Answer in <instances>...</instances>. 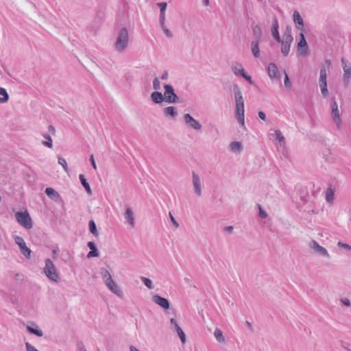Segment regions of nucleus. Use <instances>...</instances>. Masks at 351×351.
<instances>
[{
	"mask_svg": "<svg viewBox=\"0 0 351 351\" xmlns=\"http://www.w3.org/2000/svg\"><path fill=\"white\" fill-rule=\"evenodd\" d=\"M90 163H91V165H92L93 168L96 170L97 169V165H96V163L95 162V159H94L93 155H91L90 156Z\"/></svg>",
	"mask_w": 351,
	"mask_h": 351,
	"instance_id": "nucleus-56",
	"label": "nucleus"
},
{
	"mask_svg": "<svg viewBox=\"0 0 351 351\" xmlns=\"http://www.w3.org/2000/svg\"><path fill=\"white\" fill-rule=\"evenodd\" d=\"M100 274L104 281V283L110 281V279H112L110 272L105 268H101Z\"/></svg>",
	"mask_w": 351,
	"mask_h": 351,
	"instance_id": "nucleus-31",
	"label": "nucleus"
},
{
	"mask_svg": "<svg viewBox=\"0 0 351 351\" xmlns=\"http://www.w3.org/2000/svg\"><path fill=\"white\" fill-rule=\"evenodd\" d=\"M164 89V98L166 102L169 104H176L179 102V98L171 84H165Z\"/></svg>",
	"mask_w": 351,
	"mask_h": 351,
	"instance_id": "nucleus-5",
	"label": "nucleus"
},
{
	"mask_svg": "<svg viewBox=\"0 0 351 351\" xmlns=\"http://www.w3.org/2000/svg\"><path fill=\"white\" fill-rule=\"evenodd\" d=\"M231 69L234 75L237 76H241L242 73L245 72L241 64L239 62L232 63Z\"/></svg>",
	"mask_w": 351,
	"mask_h": 351,
	"instance_id": "nucleus-21",
	"label": "nucleus"
},
{
	"mask_svg": "<svg viewBox=\"0 0 351 351\" xmlns=\"http://www.w3.org/2000/svg\"><path fill=\"white\" fill-rule=\"evenodd\" d=\"M203 3L204 5L208 6L209 4V0H203Z\"/></svg>",
	"mask_w": 351,
	"mask_h": 351,
	"instance_id": "nucleus-63",
	"label": "nucleus"
},
{
	"mask_svg": "<svg viewBox=\"0 0 351 351\" xmlns=\"http://www.w3.org/2000/svg\"><path fill=\"white\" fill-rule=\"evenodd\" d=\"M168 77H169V73H168V72H167V71H164V72L162 73V74L161 75L160 78H161V80H167V79H168Z\"/></svg>",
	"mask_w": 351,
	"mask_h": 351,
	"instance_id": "nucleus-57",
	"label": "nucleus"
},
{
	"mask_svg": "<svg viewBox=\"0 0 351 351\" xmlns=\"http://www.w3.org/2000/svg\"><path fill=\"white\" fill-rule=\"evenodd\" d=\"M192 184L195 195L200 197L202 193V182L199 176L195 171H192Z\"/></svg>",
	"mask_w": 351,
	"mask_h": 351,
	"instance_id": "nucleus-7",
	"label": "nucleus"
},
{
	"mask_svg": "<svg viewBox=\"0 0 351 351\" xmlns=\"http://www.w3.org/2000/svg\"><path fill=\"white\" fill-rule=\"evenodd\" d=\"M293 19L295 27L300 30L301 32H304V21L298 11H293Z\"/></svg>",
	"mask_w": 351,
	"mask_h": 351,
	"instance_id": "nucleus-14",
	"label": "nucleus"
},
{
	"mask_svg": "<svg viewBox=\"0 0 351 351\" xmlns=\"http://www.w3.org/2000/svg\"><path fill=\"white\" fill-rule=\"evenodd\" d=\"M298 51L300 56H306L308 53V46L304 32L300 33V41L298 43Z\"/></svg>",
	"mask_w": 351,
	"mask_h": 351,
	"instance_id": "nucleus-10",
	"label": "nucleus"
},
{
	"mask_svg": "<svg viewBox=\"0 0 351 351\" xmlns=\"http://www.w3.org/2000/svg\"><path fill=\"white\" fill-rule=\"evenodd\" d=\"M0 95L3 96V97H0V104H3L8 101L9 95L4 88L0 87Z\"/></svg>",
	"mask_w": 351,
	"mask_h": 351,
	"instance_id": "nucleus-36",
	"label": "nucleus"
},
{
	"mask_svg": "<svg viewBox=\"0 0 351 351\" xmlns=\"http://www.w3.org/2000/svg\"><path fill=\"white\" fill-rule=\"evenodd\" d=\"M319 85L322 96L324 97H328L329 95V92L327 88V82H319Z\"/></svg>",
	"mask_w": 351,
	"mask_h": 351,
	"instance_id": "nucleus-30",
	"label": "nucleus"
},
{
	"mask_svg": "<svg viewBox=\"0 0 351 351\" xmlns=\"http://www.w3.org/2000/svg\"><path fill=\"white\" fill-rule=\"evenodd\" d=\"M160 27L162 28L164 34L166 35L167 37L168 38H171L173 36V34L171 33V32L166 27L165 25H163V26H160Z\"/></svg>",
	"mask_w": 351,
	"mask_h": 351,
	"instance_id": "nucleus-45",
	"label": "nucleus"
},
{
	"mask_svg": "<svg viewBox=\"0 0 351 351\" xmlns=\"http://www.w3.org/2000/svg\"><path fill=\"white\" fill-rule=\"evenodd\" d=\"M45 263V265L43 268V272L46 277L51 281L56 282H59L60 280V278L52 261L49 258H47Z\"/></svg>",
	"mask_w": 351,
	"mask_h": 351,
	"instance_id": "nucleus-3",
	"label": "nucleus"
},
{
	"mask_svg": "<svg viewBox=\"0 0 351 351\" xmlns=\"http://www.w3.org/2000/svg\"><path fill=\"white\" fill-rule=\"evenodd\" d=\"M325 64L329 67L330 66V61L329 60H326Z\"/></svg>",
	"mask_w": 351,
	"mask_h": 351,
	"instance_id": "nucleus-64",
	"label": "nucleus"
},
{
	"mask_svg": "<svg viewBox=\"0 0 351 351\" xmlns=\"http://www.w3.org/2000/svg\"><path fill=\"white\" fill-rule=\"evenodd\" d=\"M79 178L82 185L84 186L86 192L90 195L92 193L90 186L88 182H87L86 179L84 178V175L80 174Z\"/></svg>",
	"mask_w": 351,
	"mask_h": 351,
	"instance_id": "nucleus-29",
	"label": "nucleus"
},
{
	"mask_svg": "<svg viewBox=\"0 0 351 351\" xmlns=\"http://www.w3.org/2000/svg\"><path fill=\"white\" fill-rule=\"evenodd\" d=\"M310 246L319 255L324 257H329V254L327 250L325 247L321 246L316 241L313 240Z\"/></svg>",
	"mask_w": 351,
	"mask_h": 351,
	"instance_id": "nucleus-13",
	"label": "nucleus"
},
{
	"mask_svg": "<svg viewBox=\"0 0 351 351\" xmlns=\"http://www.w3.org/2000/svg\"><path fill=\"white\" fill-rule=\"evenodd\" d=\"M259 209V216L262 219H265L267 217V213L262 208L261 206L258 204Z\"/></svg>",
	"mask_w": 351,
	"mask_h": 351,
	"instance_id": "nucleus-47",
	"label": "nucleus"
},
{
	"mask_svg": "<svg viewBox=\"0 0 351 351\" xmlns=\"http://www.w3.org/2000/svg\"><path fill=\"white\" fill-rule=\"evenodd\" d=\"M57 253H58V251L56 249L52 250V256H53V258H56Z\"/></svg>",
	"mask_w": 351,
	"mask_h": 351,
	"instance_id": "nucleus-61",
	"label": "nucleus"
},
{
	"mask_svg": "<svg viewBox=\"0 0 351 351\" xmlns=\"http://www.w3.org/2000/svg\"><path fill=\"white\" fill-rule=\"evenodd\" d=\"M43 136L46 139V141H43L42 144L45 147H47L49 148L52 147L53 141H52L51 136L47 133H45L43 134Z\"/></svg>",
	"mask_w": 351,
	"mask_h": 351,
	"instance_id": "nucleus-32",
	"label": "nucleus"
},
{
	"mask_svg": "<svg viewBox=\"0 0 351 351\" xmlns=\"http://www.w3.org/2000/svg\"><path fill=\"white\" fill-rule=\"evenodd\" d=\"M283 73L285 74V80H284L285 86V87L289 88L291 86V81H290L289 77L285 70H283Z\"/></svg>",
	"mask_w": 351,
	"mask_h": 351,
	"instance_id": "nucleus-42",
	"label": "nucleus"
},
{
	"mask_svg": "<svg viewBox=\"0 0 351 351\" xmlns=\"http://www.w3.org/2000/svg\"><path fill=\"white\" fill-rule=\"evenodd\" d=\"M170 322L174 326V328H176V325H178V322H176V320L174 318H171L170 319Z\"/></svg>",
	"mask_w": 351,
	"mask_h": 351,
	"instance_id": "nucleus-59",
	"label": "nucleus"
},
{
	"mask_svg": "<svg viewBox=\"0 0 351 351\" xmlns=\"http://www.w3.org/2000/svg\"><path fill=\"white\" fill-rule=\"evenodd\" d=\"M243 78H245L250 84H253L254 82L250 75L246 73L245 72L244 73H242L241 75Z\"/></svg>",
	"mask_w": 351,
	"mask_h": 351,
	"instance_id": "nucleus-50",
	"label": "nucleus"
},
{
	"mask_svg": "<svg viewBox=\"0 0 351 351\" xmlns=\"http://www.w3.org/2000/svg\"><path fill=\"white\" fill-rule=\"evenodd\" d=\"M129 34L126 27H122L118 32L114 48L119 52H123L128 46Z\"/></svg>",
	"mask_w": 351,
	"mask_h": 351,
	"instance_id": "nucleus-2",
	"label": "nucleus"
},
{
	"mask_svg": "<svg viewBox=\"0 0 351 351\" xmlns=\"http://www.w3.org/2000/svg\"><path fill=\"white\" fill-rule=\"evenodd\" d=\"M87 246L90 250V251L87 254L88 258L99 256L98 250H97L96 245L94 242L89 241L87 244Z\"/></svg>",
	"mask_w": 351,
	"mask_h": 351,
	"instance_id": "nucleus-20",
	"label": "nucleus"
},
{
	"mask_svg": "<svg viewBox=\"0 0 351 351\" xmlns=\"http://www.w3.org/2000/svg\"><path fill=\"white\" fill-rule=\"evenodd\" d=\"M341 346H342L343 348H344L347 351H351V343H348V342L342 341L341 342Z\"/></svg>",
	"mask_w": 351,
	"mask_h": 351,
	"instance_id": "nucleus-51",
	"label": "nucleus"
},
{
	"mask_svg": "<svg viewBox=\"0 0 351 351\" xmlns=\"http://www.w3.org/2000/svg\"><path fill=\"white\" fill-rule=\"evenodd\" d=\"M259 41L260 40H254L251 42V50L255 58L260 56Z\"/></svg>",
	"mask_w": 351,
	"mask_h": 351,
	"instance_id": "nucleus-26",
	"label": "nucleus"
},
{
	"mask_svg": "<svg viewBox=\"0 0 351 351\" xmlns=\"http://www.w3.org/2000/svg\"><path fill=\"white\" fill-rule=\"evenodd\" d=\"M258 117L262 119V120H265L266 119V115L265 114L262 112V111H259L258 113Z\"/></svg>",
	"mask_w": 351,
	"mask_h": 351,
	"instance_id": "nucleus-58",
	"label": "nucleus"
},
{
	"mask_svg": "<svg viewBox=\"0 0 351 351\" xmlns=\"http://www.w3.org/2000/svg\"><path fill=\"white\" fill-rule=\"evenodd\" d=\"M164 114L167 117L175 119L178 116V112L176 107L171 106L164 109Z\"/></svg>",
	"mask_w": 351,
	"mask_h": 351,
	"instance_id": "nucleus-22",
	"label": "nucleus"
},
{
	"mask_svg": "<svg viewBox=\"0 0 351 351\" xmlns=\"http://www.w3.org/2000/svg\"><path fill=\"white\" fill-rule=\"evenodd\" d=\"M141 280L148 289H153L152 281L149 278L141 276Z\"/></svg>",
	"mask_w": 351,
	"mask_h": 351,
	"instance_id": "nucleus-39",
	"label": "nucleus"
},
{
	"mask_svg": "<svg viewBox=\"0 0 351 351\" xmlns=\"http://www.w3.org/2000/svg\"><path fill=\"white\" fill-rule=\"evenodd\" d=\"M341 302L346 306H350L351 304L350 300L346 298H341Z\"/></svg>",
	"mask_w": 351,
	"mask_h": 351,
	"instance_id": "nucleus-55",
	"label": "nucleus"
},
{
	"mask_svg": "<svg viewBox=\"0 0 351 351\" xmlns=\"http://www.w3.org/2000/svg\"><path fill=\"white\" fill-rule=\"evenodd\" d=\"M214 336L219 343L225 342V338L223 337V332L219 328H215L214 331Z\"/></svg>",
	"mask_w": 351,
	"mask_h": 351,
	"instance_id": "nucleus-33",
	"label": "nucleus"
},
{
	"mask_svg": "<svg viewBox=\"0 0 351 351\" xmlns=\"http://www.w3.org/2000/svg\"><path fill=\"white\" fill-rule=\"evenodd\" d=\"M14 239L15 243L19 245L21 254L26 258H29L30 257L32 250L26 245L23 238L22 237L16 235L14 237Z\"/></svg>",
	"mask_w": 351,
	"mask_h": 351,
	"instance_id": "nucleus-8",
	"label": "nucleus"
},
{
	"mask_svg": "<svg viewBox=\"0 0 351 351\" xmlns=\"http://www.w3.org/2000/svg\"><path fill=\"white\" fill-rule=\"evenodd\" d=\"M159 23L160 26L165 25V12H160Z\"/></svg>",
	"mask_w": 351,
	"mask_h": 351,
	"instance_id": "nucleus-48",
	"label": "nucleus"
},
{
	"mask_svg": "<svg viewBox=\"0 0 351 351\" xmlns=\"http://www.w3.org/2000/svg\"><path fill=\"white\" fill-rule=\"evenodd\" d=\"M175 330L177 332L179 337L180 338V340L182 343L186 342V336L182 328L179 326V325H176V328H174Z\"/></svg>",
	"mask_w": 351,
	"mask_h": 351,
	"instance_id": "nucleus-37",
	"label": "nucleus"
},
{
	"mask_svg": "<svg viewBox=\"0 0 351 351\" xmlns=\"http://www.w3.org/2000/svg\"><path fill=\"white\" fill-rule=\"evenodd\" d=\"M319 82H327V73L324 65L320 67Z\"/></svg>",
	"mask_w": 351,
	"mask_h": 351,
	"instance_id": "nucleus-34",
	"label": "nucleus"
},
{
	"mask_svg": "<svg viewBox=\"0 0 351 351\" xmlns=\"http://www.w3.org/2000/svg\"><path fill=\"white\" fill-rule=\"evenodd\" d=\"M280 42L282 43L281 52L284 56H287L289 53L291 45L293 40H289V38L288 39L287 38L286 40L282 39Z\"/></svg>",
	"mask_w": 351,
	"mask_h": 351,
	"instance_id": "nucleus-19",
	"label": "nucleus"
},
{
	"mask_svg": "<svg viewBox=\"0 0 351 351\" xmlns=\"http://www.w3.org/2000/svg\"><path fill=\"white\" fill-rule=\"evenodd\" d=\"M25 347L27 351H38L34 346L31 345L29 343H25Z\"/></svg>",
	"mask_w": 351,
	"mask_h": 351,
	"instance_id": "nucleus-52",
	"label": "nucleus"
},
{
	"mask_svg": "<svg viewBox=\"0 0 351 351\" xmlns=\"http://www.w3.org/2000/svg\"><path fill=\"white\" fill-rule=\"evenodd\" d=\"M233 92L235 100V116L237 121L243 126L245 123L244 99L237 84L233 86Z\"/></svg>",
	"mask_w": 351,
	"mask_h": 351,
	"instance_id": "nucleus-1",
	"label": "nucleus"
},
{
	"mask_svg": "<svg viewBox=\"0 0 351 351\" xmlns=\"http://www.w3.org/2000/svg\"><path fill=\"white\" fill-rule=\"evenodd\" d=\"M242 148V145L239 141H233L230 144V149L234 153L241 152Z\"/></svg>",
	"mask_w": 351,
	"mask_h": 351,
	"instance_id": "nucleus-28",
	"label": "nucleus"
},
{
	"mask_svg": "<svg viewBox=\"0 0 351 351\" xmlns=\"http://www.w3.org/2000/svg\"><path fill=\"white\" fill-rule=\"evenodd\" d=\"M130 351H140L138 349H137L136 347H134V346H131L130 347Z\"/></svg>",
	"mask_w": 351,
	"mask_h": 351,
	"instance_id": "nucleus-62",
	"label": "nucleus"
},
{
	"mask_svg": "<svg viewBox=\"0 0 351 351\" xmlns=\"http://www.w3.org/2000/svg\"><path fill=\"white\" fill-rule=\"evenodd\" d=\"M252 29L256 40H261L263 36V32L261 26L258 24H252Z\"/></svg>",
	"mask_w": 351,
	"mask_h": 351,
	"instance_id": "nucleus-25",
	"label": "nucleus"
},
{
	"mask_svg": "<svg viewBox=\"0 0 351 351\" xmlns=\"http://www.w3.org/2000/svg\"><path fill=\"white\" fill-rule=\"evenodd\" d=\"M341 62L343 70V82L345 86H348L351 78V64L343 58H341Z\"/></svg>",
	"mask_w": 351,
	"mask_h": 351,
	"instance_id": "nucleus-6",
	"label": "nucleus"
},
{
	"mask_svg": "<svg viewBox=\"0 0 351 351\" xmlns=\"http://www.w3.org/2000/svg\"><path fill=\"white\" fill-rule=\"evenodd\" d=\"M106 287L108 288V289L112 291L113 293L117 295V296H121L122 295V291L119 287V286L117 285V283L113 280V279H110V281L106 282L105 283Z\"/></svg>",
	"mask_w": 351,
	"mask_h": 351,
	"instance_id": "nucleus-16",
	"label": "nucleus"
},
{
	"mask_svg": "<svg viewBox=\"0 0 351 351\" xmlns=\"http://www.w3.org/2000/svg\"><path fill=\"white\" fill-rule=\"evenodd\" d=\"M330 105L332 109L331 114L333 121L335 123L337 128L339 129L341 128V118L338 109V105L335 98L332 99Z\"/></svg>",
	"mask_w": 351,
	"mask_h": 351,
	"instance_id": "nucleus-9",
	"label": "nucleus"
},
{
	"mask_svg": "<svg viewBox=\"0 0 351 351\" xmlns=\"http://www.w3.org/2000/svg\"><path fill=\"white\" fill-rule=\"evenodd\" d=\"M77 351H87L84 343L82 341L77 343Z\"/></svg>",
	"mask_w": 351,
	"mask_h": 351,
	"instance_id": "nucleus-54",
	"label": "nucleus"
},
{
	"mask_svg": "<svg viewBox=\"0 0 351 351\" xmlns=\"http://www.w3.org/2000/svg\"><path fill=\"white\" fill-rule=\"evenodd\" d=\"M278 28H279L278 21L277 18L275 16L272 21L271 34H272V36L274 38V39L277 42L280 43L281 41V39H280V37L279 35Z\"/></svg>",
	"mask_w": 351,
	"mask_h": 351,
	"instance_id": "nucleus-17",
	"label": "nucleus"
},
{
	"mask_svg": "<svg viewBox=\"0 0 351 351\" xmlns=\"http://www.w3.org/2000/svg\"><path fill=\"white\" fill-rule=\"evenodd\" d=\"M152 301L164 309H168L169 308V302L168 300L159 295H154L152 297Z\"/></svg>",
	"mask_w": 351,
	"mask_h": 351,
	"instance_id": "nucleus-15",
	"label": "nucleus"
},
{
	"mask_svg": "<svg viewBox=\"0 0 351 351\" xmlns=\"http://www.w3.org/2000/svg\"><path fill=\"white\" fill-rule=\"evenodd\" d=\"M156 5L160 8V12H165L167 5L166 2H159Z\"/></svg>",
	"mask_w": 351,
	"mask_h": 351,
	"instance_id": "nucleus-46",
	"label": "nucleus"
},
{
	"mask_svg": "<svg viewBox=\"0 0 351 351\" xmlns=\"http://www.w3.org/2000/svg\"><path fill=\"white\" fill-rule=\"evenodd\" d=\"M15 217L17 221L25 228L30 229L32 228V221L27 210L16 213Z\"/></svg>",
	"mask_w": 351,
	"mask_h": 351,
	"instance_id": "nucleus-4",
	"label": "nucleus"
},
{
	"mask_svg": "<svg viewBox=\"0 0 351 351\" xmlns=\"http://www.w3.org/2000/svg\"><path fill=\"white\" fill-rule=\"evenodd\" d=\"M151 99L155 104H161L165 101L164 95L159 91H154L151 94Z\"/></svg>",
	"mask_w": 351,
	"mask_h": 351,
	"instance_id": "nucleus-24",
	"label": "nucleus"
},
{
	"mask_svg": "<svg viewBox=\"0 0 351 351\" xmlns=\"http://www.w3.org/2000/svg\"><path fill=\"white\" fill-rule=\"evenodd\" d=\"M233 230V226H229L225 228V231L231 232Z\"/></svg>",
	"mask_w": 351,
	"mask_h": 351,
	"instance_id": "nucleus-60",
	"label": "nucleus"
},
{
	"mask_svg": "<svg viewBox=\"0 0 351 351\" xmlns=\"http://www.w3.org/2000/svg\"><path fill=\"white\" fill-rule=\"evenodd\" d=\"M58 163L61 166H62V167L64 168L65 171H66V172L68 171V170H69L68 165H67L66 160L64 158L59 157L58 158Z\"/></svg>",
	"mask_w": 351,
	"mask_h": 351,
	"instance_id": "nucleus-41",
	"label": "nucleus"
},
{
	"mask_svg": "<svg viewBox=\"0 0 351 351\" xmlns=\"http://www.w3.org/2000/svg\"><path fill=\"white\" fill-rule=\"evenodd\" d=\"M160 82L158 80V77H155L153 80V88L156 90V91H158V90L160 89Z\"/></svg>",
	"mask_w": 351,
	"mask_h": 351,
	"instance_id": "nucleus-44",
	"label": "nucleus"
},
{
	"mask_svg": "<svg viewBox=\"0 0 351 351\" xmlns=\"http://www.w3.org/2000/svg\"><path fill=\"white\" fill-rule=\"evenodd\" d=\"M124 217L126 220V223H128L131 227H134L135 220L134 213L131 208H127L124 214Z\"/></svg>",
	"mask_w": 351,
	"mask_h": 351,
	"instance_id": "nucleus-18",
	"label": "nucleus"
},
{
	"mask_svg": "<svg viewBox=\"0 0 351 351\" xmlns=\"http://www.w3.org/2000/svg\"><path fill=\"white\" fill-rule=\"evenodd\" d=\"M183 119L189 127L195 130H200L202 129L201 123L196 119H195L190 114L186 113L183 116Z\"/></svg>",
	"mask_w": 351,
	"mask_h": 351,
	"instance_id": "nucleus-11",
	"label": "nucleus"
},
{
	"mask_svg": "<svg viewBox=\"0 0 351 351\" xmlns=\"http://www.w3.org/2000/svg\"><path fill=\"white\" fill-rule=\"evenodd\" d=\"M88 227H89L90 232L93 235L97 237L98 235V232H97V230L96 224H95V221L93 220L89 221V222H88Z\"/></svg>",
	"mask_w": 351,
	"mask_h": 351,
	"instance_id": "nucleus-38",
	"label": "nucleus"
},
{
	"mask_svg": "<svg viewBox=\"0 0 351 351\" xmlns=\"http://www.w3.org/2000/svg\"><path fill=\"white\" fill-rule=\"evenodd\" d=\"M275 134H276V139L279 141V143H284L285 142V137L283 136V135L282 134V132H280V130H277L275 131Z\"/></svg>",
	"mask_w": 351,
	"mask_h": 351,
	"instance_id": "nucleus-43",
	"label": "nucleus"
},
{
	"mask_svg": "<svg viewBox=\"0 0 351 351\" xmlns=\"http://www.w3.org/2000/svg\"><path fill=\"white\" fill-rule=\"evenodd\" d=\"M268 75L271 80L280 82L281 76L276 64L269 63L267 66Z\"/></svg>",
	"mask_w": 351,
	"mask_h": 351,
	"instance_id": "nucleus-12",
	"label": "nucleus"
},
{
	"mask_svg": "<svg viewBox=\"0 0 351 351\" xmlns=\"http://www.w3.org/2000/svg\"><path fill=\"white\" fill-rule=\"evenodd\" d=\"M338 245L342 248L347 250H351V246L350 245H348L347 243H344L341 241L338 242Z\"/></svg>",
	"mask_w": 351,
	"mask_h": 351,
	"instance_id": "nucleus-53",
	"label": "nucleus"
},
{
	"mask_svg": "<svg viewBox=\"0 0 351 351\" xmlns=\"http://www.w3.org/2000/svg\"><path fill=\"white\" fill-rule=\"evenodd\" d=\"M287 38L288 39L289 38V40H293V38L291 35V29L290 28H289L288 27H287L286 31L285 32V33L283 34L282 39L286 40Z\"/></svg>",
	"mask_w": 351,
	"mask_h": 351,
	"instance_id": "nucleus-40",
	"label": "nucleus"
},
{
	"mask_svg": "<svg viewBox=\"0 0 351 351\" xmlns=\"http://www.w3.org/2000/svg\"><path fill=\"white\" fill-rule=\"evenodd\" d=\"M169 217H170V219H171V221L172 222V224L174 226V228L176 229L178 228L179 226V224L177 222V221L175 219L174 217L173 216V215L171 214V212H169Z\"/></svg>",
	"mask_w": 351,
	"mask_h": 351,
	"instance_id": "nucleus-49",
	"label": "nucleus"
},
{
	"mask_svg": "<svg viewBox=\"0 0 351 351\" xmlns=\"http://www.w3.org/2000/svg\"><path fill=\"white\" fill-rule=\"evenodd\" d=\"M335 193L331 188H328L326 192V199L328 203H332L334 201Z\"/></svg>",
	"mask_w": 351,
	"mask_h": 351,
	"instance_id": "nucleus-35",
	"label": "nucleus"
},
{
	"mask_svg": "<svg viewBox=\"0 0 351 351\" xmlns=\"http://www.w3.org/2000/svg\"><path fill=\"white\" fill-rule=\"evenodd\" d=\"M45 192L51 199L53 200H58L60 199L59 193L53 188L47 187L45 189Z\"/></svg>",
	"mask_w": 351,
	"mask_h": 351,
	"instance_id": "nucleus-27",
	"label": "nucleus"
},
{
	"mask_svg": "<svg viewBox=\"0 0 351 351\" xmlns=\"http://www.w3.org/2000/svg\"><path fill=\"white\" fill-rule=\"evenodd\" d=\"M27 330L29 332L36 335L38 337H42L43 335V332L41 329L34 323H33L31 326H27Z\"/></svg>",
	"mask_w": 351,
	"mask_h": 351,
	"instance_id": "nucleus-23",
	"label": "nucleus"
}]
</instances>
